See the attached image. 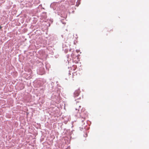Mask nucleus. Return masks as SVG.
I'll return each mask as SVG.
<instances>
[{
	"label": "nucleus",
	"mask_w": 149,
	"mask_h": 149,
	"mask_svg": "<svg viewBox=\"0 0 149 149\" xmlns=\"http://www.w3.org/2000/svg\"><path fill=\"white\" fill-rule=\"evenodd\" d=\"M79 93H80L79 89H78L77 90L74 92V97H76L78 96L79 94Z\"/></svg>",
	"instance_id": "f257e3e1"
},
{
	"label": "nucleus",
	"mask_w": 149,
	"mask_h": 149,
	"mask_svg": "<svg viewBox=\"0 0 149 149\" xmlns=\"http://www.w3.org/2000/svg\"><path fill=\"white\" fill-rule=\"evenodd\" d=\"M84 118H83L81 120V121L82 122H83V121H84Z\"/></svg>",
	"instance_id": "f03ea898"
},
{
	"label": "nucleus",
	"mask_w": 149,
	"mask_h": 149,
	"mask_svg": "<svg viewBox=\"0 0 149 149\" xmlns=\"http://www.w3.org/2000/svg\"><path fill=\"white\" fill-rule=\"evenodd\" d=\"M79 107H81V106H79Z\"/></svg>",
	"instance_id": "7ed1b4c3"
},
{
	"label": "nucleus",
	"mask_w": 149,
	"mask_h": 149,
	"mask_svg": "<svg viewBox=\"0 0 149 149\" xmlns=\"http://www.w3.org/2000/svg\"><path fill=\"white\" fill-rule=\"evenodd\" d=\"M76 110H77V108H76Z\"/></svg>",
	"instance_id": "20e7f679"
},
{
	"label": "nucleus",
	"mask_w": 149,
	"mask_h": 149,
	"mask_svg": "<svg viewBox=\"0 0 149 149\" xmlns=\"http://www.w3.org/2000/svg\"><path fill=\"white\" fill-rule=\"evenodd\" d=\"M86 136H87V134H86Z\"/></svg>",
	"instance_id": "39448f33"
}]
</instances>
